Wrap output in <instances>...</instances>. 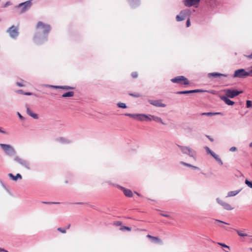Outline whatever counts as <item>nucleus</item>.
Listing matches in <instances>:
<instances>
[{
    "mask_svg": "<svg viewBox=\"0 0 252 252\" xmlns=\"http://www.w3.org/2000/svg\"><path fill=\"white\" fill-rule=\"evenodd\" d=\"M51 30L49 25L45 24L39 21L36 25V31L33 37L34 42L40 45L47 40L48 34Z\"/></svg>",
    "mask_w": 252,
    "mask_h": 252,
    "instance_id": "obj_1",
    "label": "nucleus"
},
{
    "mask_svg": "<svg viewBox=\"0 0 252 252\" xmlns=\"http://www.w3.org/2000/svg\"><path fill=\"white\" fill-rule=\"evenodd\" d=\"M180 150L184 155H188L189 157L192 158L194 160L196 159L197 153L189 146H181L177 145Z\"/></svg>",
    "mask_w": 252,
    "mask_h": 252,
    "instance_id": "obj_2",
    "label": "nucleus"
},
{
    "mask_svg": "<svg viewBox=\"0 0 252 252\" xmlns=\"http://www.w3.org/2000/svg\"><path fill=\"white\" fill-rule=\"evenodd\" d=\"M180 150L184 155H188L189 157L192 158L194 160L196 159L197 153L189 146H181L177 145Z\"/></svg>",
    "mask_w": 252,
    "mask_h": 252,
    "instance_id": "obj_3",
    "label": "nucleus"
},
{
    "mask_svg": "<svg viewBox=\"0 0 252 252\" xmlns=\"http://www.w3.org/2000/svg\"><path fill=\"white\" fill-rule=\"evenodd\" d=\"M0 147L7 156L12 157L16 154L14 148L9 144L0 143Z\"/></svg>",
    "mask_w": 252,
    "mask_h": 252,
    "instance_id": "obj_4",
    "label": "nucleus"
},
{
    "mask_svg": "<svg viewBox=\"0 0 252 252\" xmlns=\"http://www.w3.org/2000/svg\"><path fill=\"white\" fill-rule=\"evenodd\" d=\"M32 5V0H29L19 3L16 6V8H21L20 13H23L28 11Z\"/></svg>",
    "mask_w": 252,
    "mask_h": 252,
    "instance_id": "obj_5",
    "label": "nucleus"
},
{
    "mask_svg": "<svg viewBox=\"0 0 252 252\" xmlns=\"http://www.w3.org/2000/svg\"><path fill=\"white\" fill-rule=\"evenodd\" d=\"M250 76L249 71H246L245 69L241 68L236 70L233 74V78H243Z\"/></svg>",
    "mask_w": 252,
    "mask_h": 252,
    "instance_id": "obj_6",
    "label": "nucleus"
},
{
    "mask_svg": "<svg viewBox=\"0 0 252 252\" xmlns=\"http://www.w3.org/2000/svg\"><path fill=\"white\" fill-rule=\"evenodd\" d=\"M171 81L173 83H178L184 85H188L189 81L187 78L184 76H178L171 79Z\"/></svg>",
    "mask_w": 252,
    "mask_h": 252,
    "instance_id": "obj_7",
    "label": "nucleus"
},
{
    "mask_svg": "<svg viewBox=\"0 0 252 252\" xmlns=\"http://www.w3.org/2000/svg\"><path fill=\"white\" fill-rule=\"evenodd\" d=\"M190 14V10L189 9L183 10L180 12L179 15L176 16V19L178 22L183 21Z\"/></svg>",
    "mask_w": 252,
    "mask_h": 252,
    "instance_id": "obj_8",
    "label": "nucleus"
},
{
    "mask_svg": "<svg viewBox=\"0 0 252 252\" xmlns=\"http://www.w3.org/2000/svg\"><path fill=\"white\" fill-rule=\"evenodd\" d=\"M225 94L227 97L229 98H234L242 93V91H238L236 90L225 89L224 90Z\"/></svg>",
    "mask_w": 252,
    "mask_h": 252,
    "instance_id": "obj_9",
    "label": "nucleus"
},
{
    "mask_svg": "<svg viewBox=\"0 0 252 252\" xmlns=\"http://www.w3.org/2000/svg\"><path fill=\"white\" fill-rule=\"evenodd\" d=\"M14 161L17 162L20 165L26 168V169L30 170L31 169L30 163L25 159H22L18 156H16L14 158Z\"/></svg>",
    "mask_w": 252,
    "mask_h": 252,
    "instance_id": "obj_10",
    "label": "nucleus"
},
{
    "mask_svg": "<svg viewBox=\"0 0 252 252\" xmlns=\"http://www.w3.org/2000/svg\"><path fill=\"white\" fill-rule=\"evenodd\" d=\"M6 32L9 33L10 36L12 38H16L19 34L18 28L14 26L9 28Z\"/></svg>",
    "mask_w": 252,
    "mask_h": 252,
    "instance_id": "obj_11",
    "label": "nucleus"
},
{
    "mask_svg": "<svg viewBox=\"0 0 252 252\" xmlns=\"http://www.w3.org/2000/svg\"><path fill=\"white\" fill-rule=\"evenodd\" d=\"M201 0H183V3L185 6L190 7L194 6L197 7Z\"/></svg>",
    "mask_w": 252,
    "mask_h": 252,
    "instance_id": "obj_12",
    "label": "nucleus"
},
{
    "mask_svg": "<svg viewBox=\"0 0 252 252\" xmlns=\"http://www.w3.org/2000/svg\"><path fill=\"white\" fill-rule=\"evenodd\" d=\"M148 101L151 104L158 107H165L166 105L161 102V100L148 99Z\"/></svg>",
    "mask_w": 252,
    "mask_h": 252,
    "instance_id": "obj_13",
    "label": "nucleus"
},
{
    "mask_svg": "<svg viewBox=\"0 0 252 252\" xmlns=\"http://www.w3.org/2000/svg\"><path fill=\"white\" fill-rule=\"evenodd\" d=\"M217 202L220 204L221 206H222L224 209H225L226 210H231L233 209L230 205L229 204L224 202L222 200L220 199L219 198H217L216 199Z\"/></svg>",
    "mask_w": 252,
    "mask_h": 252,
    "instance_id": "obj_14",
    "label": "nucleus"
},
{
    "mask_svg": "<svg viewBox=\"0 0 252 252\" xmlns=\"http://www.w3.org/2000/svg\"><path fill=\"white\" fill-rule=\"evenodd\" d=\"M116 186L120 189L121 190H123L124 194L127 196V197H132L133 196V193L131 191V190L130 189H126L122 186H120L119 185H116Z\"/></svg>",
    "mask_w": 252,
    "mask_h": 252,
    "instance_id": "obj_15",
    "label": "nucleus"
},
{
    "mask_svg": "<svg viewBox=\"0 0 252 252\" xmlns=\"http://www.w3.org/2000/svg\"><path fill=\"white\" fill-rule=\"evenodd\" d=\"M221 76L227 77L228 75L226 74H222V73H218V72L209 73L208 74V77L210 78H212V77L216 78V77H221Z\"/></svg>",
    "mask_w": 252,
    "mask_h": 252,
    "instance_id": "obj_16",
    "label": "nucleus"
},
{
    "mask_svg": "<svg viewBox=\"0 0 252 252\" xmlns=\"http://www.w3.org/2000/svg\"><path fill=\"white\" fill-rule=\"evenodd\" d=\"M229 97L225 96H220V98L223 100L228 105H233L234 104V102L228 98Z\"/></svg>",
    "mask_w": 252,
    "mask_h": 252,
    "instance_id": "obj_17",
    "label": "nucleus"
},
{
    "mask_svg": "<svg viewBox=\"0 0 252 252\" xmlns=\"http://www.w3.org/2000/svg\"><path fill=\"white\" fill-rule=\"evenodd\" d=\"M129 4L132 8H135L140 5L139 0H127Z\"/></svg>",
    "mask_w": 252,
    "mask_h": 252,
    "instance_id": "obj_18",
    "label": "nucleus"
},
{
    "mask_svg": "<svg viewBox=\"0 0 252 252\" xmlns=\"http://www.w3.org/2000/svg\"><path fill=\"white\" fill-rule=\"evenodd\" d=\"M27 108V114L32 117V118L37 119L38 118V115L35 113H33L32 111L30 109L28 105H26Z\"/></svg>",
    "mask_w": 252,
    "mask_h": 252,
    "instance_id": "obj_19",
    "label": "nucleus"
},
{
    "mask_svg": "<svg viewBox=\"0 0 252 252\" xmlns=\"http://www.w3.org/2000/svg\"><path fill=\"white\" fill-rule=\"evenodd\" d=\"M8 176L13 181H17L18 179H21L22 176L20 174L17 173L16 176H14L12 173H9Z\"/></svg>",
    "mask_w": 252,
    "mask_h": 252,
    "instance_id": "obj_20",
    "label": "nucleus"
},
{
    "mask_svg": "<svg viewBox=\"0 0 252 252\" xmlns=\"http://www.w3.org/2000/svg\"><path fill=\"white\" fill-rule=\"evenodd\" d=\"M150 116L152 117V120L156 122H158V123H160L161 124H162V125H165L166 124H165L164 123H163V122L162 121V119L160 118V117H158V116H154V115H150Z\"/></svg>",
    "mask_w": 252,
    "mask_h": 252,
    "instance_id": "obj_21",
    "label": "nucleus"
},
{
    "mask_svg": "<svg viewBox=\"0 0 252 252\" xmlns=\"http://www.w3.org/2000/svg\"><path fill=\"white\" fill-rule=\"evenodd\" d=\"M221 114V113L220 112H215V113H214V112H204V113H201V115L202 116H209V117H212V116H216V115H220Z\"/></svg>",
    "mask_w": 252,
    "mask_h": 252,
    "instance_id": "obj_22",
    "label": "nucleus"
},
{
    "mask_svg": "<svg viewBox=\"0 0 252 252\" xmlns=\"http://www.w3.org/2000/svg\"><path fill=\"white\" fill-rule=\"evenodd\" d=\"M57 140L62 143L63 144H68L70 143L71 142V141L69 139L63 138V137H60L59 138L57 139Z\"/></svg>",
    "mask_w": 252,
    "mask_h": 252,
    "instance_id": "obj_23",
    "label": "nucleus"
},
{
    "mask_svg": "<svg viewBox=\"0 0 252 252\" xmlns=\"http://www.w3.org/2000/svg\"><path fill=\"white\" fill-rule=\"evenodd\" d=\"M240 191H241V189H239L238 190L229 191L227 193V197H229L235 196L237 194H238L240 192Z\"/></svg>",
    "mask_w": 252,
    "mask_h": 252,
    "instance_id": "obj_24",
    "label": "nucleus"
},
{
    "mask_svg": "<svg viewBox=\"0 0 252 252\" xmlns=\"http://www.w3.org/2000/svg\"><path fill=\"white\" fill-rule=\"evenodd\" d=\"M212 156L220 164V165H222L223 164V162L221 160V159H220V157L216 154L215 153H214V154H213V155H212Z\"/></svg>",
    "mask_w": 252,
    "mask_h": 252,
    "instance_id": "obj_25",
    "label": "nucleus"
},
{
    "mask_svg": "<svg viewBox=\"0 0 252 252\" xmlns=\"http://www.w3.org/2000/svg\"><path fill=\"white\" fill-rule=\"evenodd\" d=\"M74 92L72 91L68 92L66 93H64L62 94L63 97H71L74 95Z\"/></svg>",
    "mask_w": 252,
    "mask_h": 252,
    "instance_id": "obj_26",
    "label": "nucleus"
},
{
    "mask_svg": "<svg viewBox=\"0 0 252 252\" xmlns=\"http://www.w3.org/2000/svg\"><path fill=\"white\" fill-rule=\"evenodd\" d=\"M146 114H137V120L140 121H145Z\"/></svg>",
    "mask_w": 252,
    "mask_h": 252,
    "instance_id": "obj_27",
    "label": "nucleus"
},
{
    "mask_svg": "<svg viewBox=\"0 0 252 252\" xmlns=\"http://www.w3.org/2000/svg\"><path fill=\"white\" fill-rule=\"evenodd\" d=\"M193 93L192 90L179 91L176 93L177 94H185Z\"/></svg>",
    "mask_w": 252,
    "mask_h": 252,
    "instance_id": "obj_28",
    "label": "nucleus"
},
{
    "mask_svg": "<svg viewBox=\"0 0 252 252\" xmlns=\"http://www.w3.org/2000/svg\"><path fill=\"white\" fill-rule=\"evenodd\" d=\"M184 130L187 133H190L193 131V128L189 126H187L184 128Z\"/></svg>",
    "mask_w": 252,
    "mask_h": 252,
    "instance_id": "obj_29",
    "label": "nucleus"
},
{
    "mask_svg": "<svg viewBox=\"0 0 252 252\" xmlns=\"http://www.w3.org/2000/svg\"><path fill=\"white\" fill-rule=\"evenodd\" d=\"M60 89L65 90H73L74 89V88L70 87L69 86H61Z\"/></svg>",
    "mask_w": 252,
    "mask_h": 252,
    "instance_id": "obj_30",
    "label": "nucleus"
},
{
    "mask_svg": "<svg viewBox=\"0 0 252 252\" xmlns=\"http://www.w3.org/2000/svg\"><path fill=\"white\" fill-rule=\"evenodd\" d=\"M125 116H129L134 119L137 120V114H130V113H126L125 114Z\"/></svg>",
    "mask_w": 252,
    "mask_h": 252,
    "instance_id": "obj_31",
    "label": "nucleus"
},
{
    "mask_svg": "<svg viewBox=\"0 0 252 252\" xmlns=\"http://www.w3.org/2000/svg\"><path fill=\"white\" fill-rule=\"evenodd\" d=\"M235 230L237 232V233L238 234V235L240 236L245 237V236H248L247 234L243 233L241 231H240V230H237V229H236Z\"/></svg>",
    "mask_w": 252,
    "mask_h": 252,
    "instance_id": "obj_32",
    "label": "nucleus"
},
{
    "mask_svg": "<svg viewBox=\"0 0 252 252\" xmlns=\"http://www.w3.org/2000/svg\"><path fill=\"white\" fill-rule=\"evenodd\" d=\"M245 184L250 188L252 189V182L248 179H246L245 181Z\"/></svg>",
    "mask_w": 252,
    "mask_h": 252,
    "instance_id": "obj_33",
    "label": "nucleus"
},
{
    "mask_svg": "<svg viewBox=\"0 0 252 252\" xmlns=\"http://www.w3.org/2000/svg\"><path fill=\"white\" fill-rule=\"evenodd\" d=\"M204 148L207 154H210L211 156L214 154V152H213L208 147L206 146Z\"/></svg>",
    "mask_w": 252,
    "mask_h": 252,
    "instance_id": "obj_34",
    "label": "nucleus"
},
{
    "mask_svg": "<svg viewBox=\"0 0 252 252\" xmlns=\"http://www.w3.org/2000/svg\"><path fill=\"white\" fill-rule=\"evenodd\" d=\"M117 106L121 108H126L127 107L126 104L125 103H122V102H119L117 104Z\"/></svg>",
    "mask_w": 252,
    "mask_h": 252,
    "instance_id": "obj_35",
    "label": "nucleus"
},
{
    "mask_svg": "<svg viewBox=\"0 0 252 252\" xmlns=\"http://www.w3.org/2000/svg\"><path fill=\"white\" fill-rule=\"evenodd\" d=\"M217 244L221 246L222 247L225 248H227L228 250H230V247L228 246L225 245L224 243H220V242H218Z\"/></svg>",
    "mask_w": 252,
    "mask_h": 252,
    "instance_id": "obj_36",
    "label": "nucleus"
},
{
    "mask_svg": "<svg viewBox=\"0 0 252 252\" xmlns=\"http://www.w3.org/2000/svg\"><path fill=\"white\" fill-rule=\"evenodd\" d=\"M180 163L181 164L183 165H184V166H188V167H191L192 166L191 164L188 163H186V162H185L184 161H180Z\"/></svg>",
    "mask_w": 252,
    "mask_h": 252,
    "instance_id": "obj_37",
    "label": "nucleus"
},
{
    "mask_svg": "<svg viewBox=\"0 0 252 252\" xmlns=\"http://www.w3.org/2000/svg\"><path fill=\"white\" fill-rule=\"evenodd\" d=\"M246 105L247 108H251L252 107V101L251 100H247Z\"/></svg>",
    "mask_w": 252,
    "mask_h": 252,
    "instance_id": "obj_38",
    "label": "nucleus"
},
{
    "mask_svg": "<svg viewBox=\"0 0 252 252\" xmlns=\"http://www.w3.org/2000/svg\"><path fill=\"white\" fill-rule=\"evenodd\" d=\"M57 229L59 231L61 232L62 233H66V228H63L61 227H59Z\"/></svg>",
    "mask_w": 252,
    "mask_h": 252,
    "instance_id": "obj_39",
    "label": "nucleus"
},
{
    "mask_svg": "<svg viewBox=\"0 0 252 252\" xmlns=\"http://www.w3.org/2000/svg\"><path fill=\"white\" fill-rule=\"evenodd\" d=\"M145 118V121H151L152 120V118L150 116V115H146V117Z\"/></svg>",
    "mask_w": 252,
    "mask_h": 252,
    "instance_id": "obj_40",
    "label": "nucleus"
},
{
    "mask_svg": "<svg viewBox=\"0 0 252 252\" xmlns=\"http://www.w3.org/2000/svg\"><path fill=\"white\" fill-rule=\"evenodd\" d=\"M43 204H59V202H46V201H43L42 202Z\"/></svg>",
    "mask_w": 252,
    "mask_h": 252,
    "instance_id": "obj_41",
    "label": "nucleus"
},
{
    "mask_svg": "<svg viewBox=\"0 0 252 252\" xmlns=\"http://www.w3.org/2000/svg\"><path fill=\"white\" fill-rule=\"evenodd\" d=\"M193 93H201V92H206V91L200 90V89H197V90H192Z\"/></svg>",
    "mask_w": 252,
    "mask_h": 252,
    "instance_id": "obj_42",
    "label": "nucleus"
},
{
    "mask_svg": "<svg viewBox=\"0 0 252 252\" xmlns=\"http://www.w3.org/2000/svg\"><path fill=\"white\" fill-rule=\"evenodd\" d=\"M217 222H220V223H224V224H229V223H227V222H224L223 221H221L220 220H215V223H216Z\"/></svg>",
    "mask_w": 252,
    "mask_h": 252,
    "instance_id": "obj_43",
    "label": "nucleus"
},
{
    "mask_svg": "<svg viewBox=\"0 0 252 252\" xmlns=\"http://www.w3.org/2000/svg\"><path fill=\"white\" fill-rule=\"evenodd\" d=\"M121 230H126L128 231H130L131 228L130 227H127V226H124L121 228Z\"/></svg>",
    "mask_w": 252,
    "mask_h": 252,
    "instance_id": "obj_44",
    "label": "nucleus"
},
{
    "mask_svg": "<svg viewBox=\"0 0 252 252\" xmlns=\"http://www.w3.org/2000/svg\"><path fill=\"white\" fill-rule=\"evenodd\" d=\"M131 76L133 78H136L138 76V73L137 72H133L131 73Z\"/></svg>",
    "mask_w": 252,
    "mask_h": 252,
    "instance_id": "obj_45",
    "label": "nucleus"
},
{
    "mask_svg": "<svg viewBox=\"0 0 252 252\" xmlns=\"http://www.w3.org/2000/svg\"><path fill=\"white\" fill-rule=\"evenodd\" d=\"M147 237L152 239H157L158 240H159V238L158 237H154V236H152L150 235H147Z\"/></svg>",
    "mask_w": 252,
    "mask_h": 252,
    "instance_id": "obj_46",
    "label": "nucleus"
},
{
    "mask_svg": "<svg viewBox=\"0 0 252 252\" xmlns=\"http://www.w3.org/2000/svg\"><path fill=\"white\" fill-rule=\"evenodd\" d=\"M237 150V149L235 147H232L230 148L229 151L231 152H235Z\"/></svg>",
    "mask_w": 252,
    "mask_h": 252,
    "instance_id": "obj_47",
    "label": "nucleus"
},
{
    "mask_svg": "<svg viewBox=\"0 0 252 252\" xmlns=\"http://www.w3.org/2000/svg\"><path fill=\"white\" fill-rule=\"evenodd\" d=\"M49 87L52 88L60 89L61 86L49 85Z\"/></svg>",
    "mask_w": 252,
    "mask_h": 252,
    "instance_id": "obj_48",
    "label": "nucleus"
},
{
    "mask_svg": "<svg viewBox=\"0 0 252 252\" xmlns=\"http://www.w3.org/2000/svg\"><path fill=\"white\" fill-rule=\"evenodd\" d=\"M11 4V3L10 1H7L4 5V7H6Z\"/></svg>",
    "mask_w": 252,
    "mask_h": 252,
    "instance_id": "obj_49",
    "label": "nucleus"
},
{
    "mask_svg": "<svg viewBox=\"0 0 252 252\" xmlns=\"http://www.w3.org/2000/svg\"><path fill=\"white\" fill-rule=\"evenodd\" d=\"M130 95H131V96H134L135 97H140L141 96L139 94H130Z\"/></svg>",
    "mask_w": 252,
    "mask_h": 252,
    "instance_id": "obj_50",
    "label": "nucleus"
},
{
    "mask_svg": "<svg viewBox=\"0 0 252 252\" xmlns=\"http://www.w3.org/2000/svg\"><path fill=\"white\" fill-rule=\"evenodd\" d=\"M160 214L161 216L165 217H167V218L170 217V216L169 215H168L167 214L160 213Z\"/></svg>",
    "mask_w": 252,
    "mask_h": 252,
    "instance_id": "obj_51",
    "label": "nucleus"
},
{
    "mask_svg": "<svg viewBox=\"0 0 252 252\" xmlns=\"http://www.w3.org/2000/svg\"><path fill=\"white\" fill-rule=\"evenodd\" d=\"M154 242L156 243H160L161 242V240L159 238V240H158L157 239H152Z\"/></svg>",
    "mask_w": 252,
    "mask_h": 252,
    "instance_id": "obj_52",
    "label": "nucleus"
},
{
    "mask_svg": "<svg viewBox=\"0 0 252 252\" xmlns=\"http://www.w3.org/2000/svg\"><path fill=\"white\" fill-rule=\"evenodd\" d=\"M186 25L187 27H189L190 25V20L189 19H188V20L187 21Z\"/></svg>",
    "mask_w": 252,
    "mask_h": 252,
    "instance_id": "obj_53",
    "label": "nucleus"
},
{
    "mask_svg": "<svg viewBox=\"0 0 252 252\" xmlns=\"http://www.w3.org/2000/svg\"><path fill=\"white\" fill-rule=\"evenodd\" d=\"M23 94L26 95H32L33 94L32 93L27 92V93H23Z\"/></svg>",
    "mask_w": 252,
    "mask_h": 252,
    "instance_id": "obj_54",
    "label": "nucleus"
},
{
    "mask_svg": "<svg viewBox=\"0 0 252 252\" xmlns=\"http://www.w3.org/2000/svg\"><path fill=\"white\" fill-rule=\"evenodd\" d=\"M17 114L21 120H22L24 119V118L19 113V112H18Z\"/></svg>",
    "mask_w": 252,
    "mask_h": 252,
    "instance_id": "obj_55",
    "label": "nucleus"
},
{
    "mask_svg": "<svg viewBox=\"0 0 252 252\" xmlns=\"http://www.w3.org/2000/svg\"><path fill=\"white\" fill-rule=\"evenodd\" d=\"M0 183H1V184L2 186V187L3 188H4L6 190H7L8 189H7L6 186L4 185V184L2 181H0Z\"/></svg>",
    "mask_w": 252,
    "mask_h": 252,
    "instance_id": "obj_56",
    "label": "nucleus"
},
{
    "mask_svg": "<svg viewBox=\"0 0 252 252\" xmlns=\"http://www.w3.org/2000/svg\"><path fill=\"white\" fill-rule=\"evenodd\" d=\"M16 85L19 87H23L24 86L22 83L20 82H17Z\"/></svg>",
    "mask_w": 252,
    "mask_h": 252,
    "instance_id": "obj_57",
    "label": "nucleus"
},
{
    "mask_svg": "<svg viewBox=\"0 0 252 252\" xmlns=\"http://www.w3.org/2000/svg\"><path fill=\"white\" fill-rule=\"evenodd\" d=\"M191 168H192L194 169H199V168L198 167L192 165V166L191 167Z\"/></svg>",
    "mask_w": 252,
    "mask_h": 252,
    "instance_id": "obj_58",
    "label": "nucleus"
},
{
    "mask_svg": "<svg viewBox=\"0 0 252 252\" xmlns=\"http://www.w3.org/2000/svg\"><path fill=\"white\" fill-rule=\"evenodd\" d=\"M206 136L211 141H213V139L211 138L210 136L207 135Z\"/></svg>",
    "mask_w": 252,
    "mask_h": 252,
    "instance_id": "obj_59",
    "label": "nucleus"
},
{
    "mask_svg": "<svg viewBox=\"0 0 252 252\" xmlns=\"http://www.w3.org/2000/svg\"><path fill=\"white\" fill-rule=\"evenodd\" d=\"M0 252H7V251L5 250L4 249H0Z\"/></svg>",
    "mask_w": 252,
    "mask_h": 252,
    "instance_id": "obj_60",
    "label": "nucleus"
},
{
    "mask_svg": "<svg viewBox=\"0 0 252 252\" xmlns=\"http://www.w3.org/2000/svg\"><path fill=\"white\" fill-rule=\"evenodd\" d=\"M249 74H250V76L252 77V69L249 71Z\"/></svg>",
    "mask_w": 252,
    "mask_h": 252,
    "instance_id": "obj_61",
    "label": "nucleus"
},
{
    "mask_svg": "<svg viewBox=\"0 0 252 252\" xmlns=\"http://www.w3.org/2000/svg\"><path fill=\"white\" fill-rule=\"evenodd\" d=\"M18 92L19 93H21V94H23V93H25L23 91V90H19Z\"/></svg>",
    "mask_w": 252,
    "mask_h": 252,
    "instance_id": "obj_62",
    "label": "nucleus"
},
{
    "mask_svg": "<svg viewBox=\"0 0 252 252\" xmlns=\"http://www.w3.org/2000/svg\"><path fill=\"white\" fill-rule=\"evenodd\" d=\"M0 133H5V132L2 130L1 129V128L0 127Z\"/></svg>",
    "mask_w": 252,
    "mask_h": 252,
    "instance_id": "obj_63",
    "label": "nucleus"
},
{
    "mask_svg": "<svg viewBox=\"0 0 252 252\" xmlns=\"http://www.w3.org/2000/svg\"><path fill=\"white\" fill-rule=\"evenodd\" d=\"M248 58L250 59H252V54L248 56Z\"/></svg>",
    "mask_w": 252,
    "mask_h": 252,
    "instance_id": "obj_64",
    "label": "nucleus"
}]
</instances>
